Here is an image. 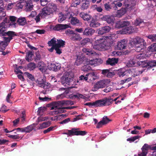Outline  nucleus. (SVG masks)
<instances>
[{
	"mask_svg": "<svg viewBox=\"0 0 156 156\" xmlns=\"http://www.w3.org/2000/svg\"><path fill=\"white\" fill-rule=\"evenodd\" d=\"M146 45V43L144 40L140 37L136 36L129 40V45L131 48L136 47L137 48H140V49L141 50Z\"/></svg>",
	"mask_w": 156,
	"mask_h": 156,
	"instance_id": "nucleus-1",
	"label": "nucleus"
},
{
	"mask_svg": "<svg viewBox=\"0 0 156 156\" xmlns=\"http://www.w3.org/2000/svg\"><path fill=\"white\" fill-rule=\"evenodd\" d=\"M110 82V80L108 79H104L98 81L94 85L92 88V90L93 91H96L100 88H104Z\"/></svg>",
	"mask_w": 156,
	"mask_h": 156,
	"instance_id": "nucleus-2",
	"label": "nucleus"
},
{
	"mask_svg": "<svg viewBox=\"0 0 156 156\" xmlns=\"http://www.w3.org/2000/svg\"><path fill=\"white\" fill-rule=\"evenodd\" d=\"M113 101L112 99L111 98H105L96 101L97 107H103L106 105H109L111 104Z\"/></svg>",
	"mask_w": 156,
	"mask_h": 156,
	"instance_id": "nucleus-3",
	"label": "nucleus"
},
{
	"mask_svg": "<svg viewBox=\"0 0 156 156\" xmlns=\"http://www.w3.org/2000/svg\"><path fill=\"white\" fill-rule=\"evenodd\" d=\"M58 101L53 102L51 107V109H57V110L53 111L52 112V113L53 114H57L64 112V110H62L61 109V105L58 103Z\"/></svg>",
	"mask_w": 156,
	"mask_h": 156,
	"instance_id": "nucleus-4",
	"label": "nucleus"
},
{
	"mask_svg": "<svg viewBox=\"0 0 156 156\" xmlns=\"http://www.w3.org/2000/svg\"><path fill=\"white\" fill-rule=\"evenodd\" d=\"M106 40L103 39V40L101 41V42H99L98 44L94 45L93 48L95 50L99 51L101 50V49L105 48V47L108 46V44Z\"/></svg>",
	"mask_w": 156,
	"mask_h": 156,
	"instance_id": "nucleus-5",
	"label": "nucleus"
},
{
	"mask_svg": "<svg viewBox=\"0 0 156 156\" xmlns=\"http://www.w3.org/2000/svg\"><path fill=\"white\" fill-rule=\"evenodd\" d=\"M68 20H70L71 24L73 26H80L82 24V22L76 17L73 16V14L69 13Z\"/></svg>",
	"mask_w": 156,
	"mask_h": 156,
	"instance_id": "nucleus-6",
	"label": "nucleus"
},
{
	"mask_svg": "<svg viewBox=\"0 0 156 156\" xmlns=\"http://www.w3.org/2000/svg\"><path fill=\"white\" fill-rule=\"evenodd\" d=\"M73 78V77L71 76L68 73H66L61 78V83L63 84H69L70 82L72 81Z\"/></svg>",
	"mask_w": 156,
	"mask_h": 156,
	"instance_id": "nucleus-7",
	"label": "nucleus"
},
{
	"mask_svg": "<svg viewBox=\"0 0 156 156\" xmlns=\"http://www.w3.org/2000/svg\"><path fill=\"white\" fill-rule=\"evenodd\" d=\"M98 59L96 58L93 60H91L89 62V63L87 64L86 65H84L81 68V69L84 72H88L91 70V68L90 65H93L95 63V62L98 61Z\"/></svg>",
	"mask_w": 156,
	"mask_h": 156,
	"instance_id": "nucleus-8",
	"label": "nucleus"
},
{
	"mask_svg": "<svg viewBox=\"0 0 156 156\" xmlns=\"http://www.w3.org/2000/svg\"><path fill=\"white\" fill-rule=\"evenodd\" d=\"M43 9L44 11L47 12H46V13H48V15H49L53 13V12L57 11L58 8L56 5L53 4L51 6V7H45L43 8Z\"/></svg>",
	"mask_w": 156,
	"mask_h": 156,
	"instance_id": "nucleus-9",
	"label": "nucleus"
},
{
	"mask_svg": "<svg viewBox=\"0 0 156 156\" xmlns=\"http://www.w3.org/2000/svg\"><path fill=\"white\" fill-rule=\"evenodd\" d=\"M94 39L95 40L94 45H97L99 44V42L101 43V41H102L103 39H112V37L111 36H101L99 35H97L95 37Z\"/></svg>",
	"mask_w": 156,
	"mask_h": 156,
	"instance_id": "nucleus-10",
	"label": "nucleus"
},
{
	"mask_svg": "<svg viewBox=\"0 0 156 156\" xmlns=\"http://www.w3.org/2000/svg\"><path fill=\"white\" fill-rule=\"evenodd\" d=\"M24 7L26 12H30L32 10L33 5L31 0H25Z\"/></svg>",
	"mask_w": 156,
	"mask_h": 156,
	"instance_id": "nucleus-11",
	"label": "nucleus"
},
{
	"mask_svg": "<svg viewBox=\"0 0 156 156\" xmlns=\"http://www.w3.org/2000/svg\"><path fill=\"white\" fill-rule=\"evenodd\" d=\"M127 71L128 73L130 74L133 77L137 76L140 74H142L143 72V70L139 71L137 69L133 68H131L129 70H127Z\"/></svg>",
	"mask_w": 156,
	"mask_h": 156,
	"instance_id": "nucleus-12",
	"label": "nucleus"
},
{
	"mask_svg": "<svg viewBox=\"0 0 156 156\" xmlns=\"http://www.w3.org/2000/svg\"><path fill=\"white\" fill-rule=\"evenodd\" d=\"M95 30L90 27H86L83 32V35L87 36H91L95 33Z\"/></svg>",
	"mask_w": 156,
	"mask_h": 156,
	"instance_id": "nucleus-13",
	"label": "nucleus"
},
{
	"mask_svg": "<svg viewBox=\"0 0 156 156\" xmlns=\"http://www.w3.org/2000/svg\"><path fill=\"white\" fill-rule=\"evenodd\" d=\"M86 76H87V82H88L93 81L98 78L97 74L93 72L88 73L86 75Z\"/></svg>",
	"mask_w": 156,
	"mask_h": 156,
	"instance_id": "nucleus-14",
	"label": "nucleus"
},
{
	"mask_svg": "<svg viewBox=\"0 0 156 156\" xmlns=\"http://www.w3.org/2000/svg\"><path fill=\"white\" fill-rule=\"evenodd\" d=\"M48 13H46V12L44 11L43 9L42 11L40 12L34 18L36 23H38L40 21L41 18H44L46 16H48Z\"/></svg>",
	"mask_w": 156,
	"mask_h": 156,
	"instance_id": "nucleus-15",
	"label": "nucleus"
},
{
	"mask_svg": "<svg viewBox=\"0 0 156 156\" xmlns=\"http://www.w3.org/2000/svg\"><path fill=\"white\" fill-rule=\"evenodd\" d=\"M69 27V26L68 24H58L56 25L53 27V29L55 31H60L65 30Z\"/></svg>",
	"mask_w": 156,
	"mask_h": 156,
	"instance_id": "nucleus-16",
	"label": "nucleus"
},
{
	"mask_svg": "<svg viewBox=\"0 0 156 156\" xmlns=\"http://www.w3.org/2000/svg\"><path fill=\"white\" fill-rule=\"evenodd\" d=\"M101 19L102 20L106 21L109 24L113 23L114 20L113 16L109 15H104Z\"/></svg>",
	"mask_w": 156,
	"mask_h": 156,
	"instance_id": "nucleus-17",
	"label": "nucleus"
},
{
	"mask_svg": "<svg viewBox=\"0 0 156 156\" xmlns=\"http://www.w3.org/2000/svg\"><path fill=\"white\" fill-rule=\"evenodd\" d=\"M111 30V27L109 26H105L100 28L98 30V34L99 35H103L105 33L109 32Z\"/></svg>",
	"mask_w": 156,
	"mask_h": 156,
	"instance_id": "nucleus-18",
	"label": "nucleus"
},
{
	"mask_svg": "<svg viewBox=\"0 0 156 156\" xmlns=\"http://www.w3.org/2000/svg\"><path fill=\"white\" fill-rule=\"evenodd\" d=\"M127 44V40H121L120 42H119L117 45L118 49L119 50H123L125 49Z\"/></svg>",
	"mask_w": 156,
	"mask_h": 156,
	"instance_id": "nucleus-19",
	"label": "nucleus"
},
{
	"mask_svg": "<svg viewBox=\"0 0 156 156\" xmlns=\"http://www.w3.org/2000/svg\"><path fill=\"white\" fill-rule=\"evenodd\" d=\"M118 58L113 57L108 58L106 61V64L113 66L117 64L118 62Z\"/></svg>",
	"mask_w": 156,
	"mask_h": 156,
	"instance_id": "nucleus-20",
	"label": "nucleus"
},
{
	"mask_svg": "<svg viewBox=\"0 0 156 156\" xmlns=\"http://www.w3.org/2000/svg\"><path fill=\"white\" fill-rule=\"evenodd\" d=\"M37 85L39 87L44 89H48L51 86L50 83L44 82L43 79L41 81H38Z\"/></svg>",
	"mask_w": 156,
	"mask_h": 156,
	"instance_id": "nucleus-21",
	"label": "nucleus"
},
{
	"mask_svg": "<svg viewBox=\"0 0 156 156\" xmlns=\"http://www.w3.org/2000/svg\"><path fill=\"white\" fill-rule=\"evenodd\" d=\"M69 13H68L65 15L63 14L61 12L59 13L58 21L59 23H61L66 19H68Z\"/></svg>",
	"mask_w": 156,
	"mask_h": 156,
	"instance_id": "nucleus-22",
	"label": "nucleus"
},
{
	"mask_svg": "<svg viewBox=\"0 0 156 156\" xmlns=\"http://www.w3.org/2000/svg\"><path fill=\"white\" fill-rule=\"evenodd\" d=\"M130 23L128 21H119L117 22L116 24V27L119 28H122L129 26Z\"/></svg>",
	"mask_w": 156,
	"mask_h": 156,
	"instance_id": "nucleus-23",
	"label": "nucleus"
},
{
	"mask_svg": "<svg viewBox=\"0 0 156 156\" xmlns=\"http://www.w3.org/2000/svg\"><path fill=\"white\" fill-rule=\"evenodd\" d=\"M79 130V128H72L71 130H67L68 132L64 133L67 135L69 136L74 135L77 136L78 130Z\"/></svg>",
	"mask_w": 156,
	"mask_h": 156,
	"instance_id": "nucleus-24",
	"label": "nucleus"
},
{
	"mask_svg": "<svg viewBox=\"0 0 156 156\" xmlns=\"http://www.w3.org/2000/svg\"><path fill=\"white\" fill-rule=\"evenodd\" d=\"M61 67L60 65L58 63H51L49 66V69L50 70L57 71L59 70Z\"/></svg>",
	"mask_w": 156,
	"mask_h": 156,
	"instance_id": "nucleus-25",
	"label": "nucleus"
},
{
	"mask_svg": "<svg viewBox=\"0 0 156 156\" xmlns=\"http://www.w3.org/2000/svg\"><path fill=\"white\" fill-rule=\"evenodd\" d=\"M79 15L84 20L87 21H89L92 18V16L90 15L83 12H80L79 14Z\"/></svg>",
	"mask_w": 156,
	"mask_h": 156,
	"instance_id": "nucleus-26",
	"label": "nucleus"
},
{
	"mask_svg": "<svg viewBox=\"0 0 156 156\" xmlns=\"http://www.w3.org/2000/svg\"><path fill=\"white\" fill-rule=\"evenodd\" d=\"M134 29H133V27L130 26L122 29V33L123 34H130L133 33L134 31Z\"/></svg>",
	"mask_w": 156,
	"mask_h": 156,
	"instance_id": "nucleus-27",
	"label": "nucleus"
},
{
	"mask_svg": "<svg viewBox=\"0 0 156 156\" xmlns=\"http://www.w3.org/2000/svg\"><path fill=\"white\" fill-rule=\"evenodd\" d=\"M34 55V52L30 50L26 53V55L25 59L28 62L32 61V57Z\"/></svg>",
	"mask_w": 156,
	"mask_h": 156,
	"instance_id": "nucleus-28",
	"label": "nucleus"
},
{
	"mask_svg": "<svg viewBox=\"0 0 156 156\" xmlns=\"http://www.w3.org/2000/svg\"><path fill=\"white\" fill-rule=\"evenodd\" d=\"M80 35L78 33H74L71 36V39L73 41H80L82 39Z\"/></svg>",
	"mask_w": 156,
	"mask_h": 156,
	"instance_id": "nucleus-29",
	"label": "nucleus"
},
{
	"mask_svg": "<svg viewBox=\"0 0 156 156\" xmlns=\"http://www.w3.org/2000/svg\"><path fill=\"white\" fill-rule=\"evenodd\" d=\"M67 96H68V95H67L65 97L67 98H69L71 99H73V98H81L83 99H84L86 97L84 96L82 94H80L79 93H77L76 94H74L73 95H68L69 96L68 97Z\"/></svg>",
	"mask_w": 156,
	"mask_h": 156,
	"instance_id": "nucleus-30",
	"label": "nucleus"
},
{
	"mask_svg": "<svg viewBox=\"0 0 156 156\" xmlns=\"http://www.w3.org/2000/svg\"><path fill=\"white\" fill-rule=\"evenodd\" d=\"M46 66V64L42 61L38 62L37 64V66L39 68V69L42 72L45 71Z\"/></svg>",
	"mask_w": 156,
	"mask_h": 156,
	"instance_id": "nucleus-31",
	"label": "nucleus"
},
{
	"mask_svg": "<svg viewBox=\"0 0 156 156\" xmlns=\"http://www.w3.org/2000/svg\"><path fill=\"white\" fill-rule=\"evenodd\" d=\"M82 51L89 56H93L95 54V52L93 51H92L91 50L83 48L82 50Z\"/></svg>",
	"mask_w": 156,
	"mask_h": 156,
	"instance_id": "nucleus-32",
	"label": "nucleus"
},
{
	"mask_svg": "<svg viewBox=\"0 0 156 156\" xmlns=\"http://www.w3.org/2000/svg\"><path fill=\"white\" fill-rule=\"evenodd\" d=\"M25 0H20L15 3V6L18 9H22L25 5Z\"/></svg>",
	"mask_w": 156,
	"mask_h": 156,
	"instance_id": "nucleus-33",
	"label": "nucleus"
},
{
	"mask_svg": "<svg viewBox=\"0 0 156 156\" xmlns=\"http://www.w3.org/2000/svg\"><path fill=\"white\" fill-rule=\"evenodd\" d=\"M17 23L20 25L24 26L27 23V21L25 17H20L18 19Z\"/></svg>",
	"mask_w": 156,
	"mask_h": 156,
	"instance_id": "nucleus-34",
	"label": "nucleus"
},
{
	"mask_svg": "<svg viewBox=\"0 0 156 156\" xmlns=\"http://www.w3.org/2000/svg\"><path fill=\"white\" fill-rule=\"evenodd\" d=\"M127 11V9L126 8H122L120 9L117 11V15L119 17H121L126 13Z\"/></svg>",
	"mask_w": 156,
	"mask_h": 156,
	"instance_id": "nucleus-35",
	"label": "nucleus"
},
{
	"mask_svg": "<svg viewBox=\"0 0 156 156\" xmlns=\"http://www.w3.org/2000/svg\"><path fill=\"white\" fill-rule=\"evenodd\" d=\"M104 9L106 11H110L113 9L112 3L111 4L109 2H108L104 4Z\"/></svg>",
	"mask_w": 156,
	"mask_h": 156,
	"instance_id": "nucleus-36",
	"label": "nucleus"
},
{
	"mask_svg": "<svg viewBox=\"0 0 156 156\" xmlns=\"http://www.w3.org/2000/svg\"><path fill=\"white\" fill-rule=\"evenodd\" d=\"M58 103L60 105H61L62 106L67 105H72L73 104V102L70 100H62L61 101H59Z\"/></svg>",
	"mask_w": 156,
	"mask_h": 156,
	"instance_id": "nucleus-37",
	"label": "nucleus"
},
{
	"mask_svg": "<svg viewBox=\"0 0 156 156\" xmlns=\"http://www.w3.org/2000/svg\"><path fill=\"white\" fill-rule=\"evenodd\" d=\"M90 5L89 2L86 0L84 2H83L81 5V9L83 10L87 9Z\"/></svg>",
	"mask_w": 156,
	"mask_h": 156,
	"instance_id": "nucleus-38",
	"label": "nucleus"
},
{
	"mask_svg": "<svg viewBox=\"0 0 156 156\" xmlns=\"http://www.w3.org/2000/svg\"><path fill=\"white\" fill-rule=\"evenodd\" d=\"M56 44L55 46L58 47H63L65 45V41L62 39H57Z\"/></svg>",
	"mask_w": 156,
	"mask_h": 156,
	"instance_id": "nucleus-39",
	"label": "nucleus"
},
{
	"mask_svg": "<svg viewBox=\"0 0 156 156\" xmlns=\"http://www.w3.org/2000/svg\"><path fill=\"white\" fill-rule=\"evenodd\" d=\"M16 33L13 31H9L6 32V36H8L10 39H12L13 37L17 36Z\"/></svg>",
	"mask_w": 156,
	"mask_h": 156,
	"instance_id": "nucleus-40",
	"label": "nucleus"
},
{
	"mask_svg": "<svg viewBox=\"0 0 156 156\" xmlns=\"http://www.w3.org/2000/svg\"><path fill=\"white\" fill-rule=\"evenodd\" d=\"M50 125V123L49 122H44L42 123L39 124L40 126L38 128H37V129H42L48 127Z\"/></svg>",
	"mask_w": 156,
	"mask_h": 156,
	"instance_id": "nucleus-41",
	"label": "nucleus"
},
{
	"mask_svg": "<svg viewBox=\"0 0 156 156\" xmlns=\"http://www.w3.org/2000/svg\"><path fill=\"white\" fill-rule=\"evenodd\" d=\"M34 127V124L30 125L29 126H27V127H24L25 132L26 133H29L31 131Z\"/></svg>",
	"mask_w": 156,
	"mask_h": 156,
	"instance_id": "nucleus-42",
	"label": "nucleus"
},
{
	"mask_svg": "<svg viewBox=\"0 0 156 156\" xmlns=\"http://www.w3.org/2000/svg\"><path fill=\"white\" fill-rule=\"evenodd\" d=\"M112 4L113 5V9L115 10H116L118 9V7H120L122 6V3L120 2H114L112 3Z\"/></svg>",
	"mask_w": 156,
	"mask_h": 156,
	"instance_id": "nucleus-43",
	"label": "nucleus"
},
{
	"mask_svg": "<svg viewBox=\"0 0 156 156\" xmlns=\"http://www.w3.org/2000/svg\"><path fill=\"white\" fill-rule=\"evenodd\" d=\"M148 68H152L156 66V60H153L148 61Z\"/></svg>",
	"mask_w": 156,
	"mask_h": 156,
	"instance_id": "nucleus-44",
	"label": "nucleus"
},
{
	"mask_svg": "<svg viewBox=\"0 0 156 156\" xmlns=\"http://www.w3.org/2000/svg\"><path fill=\"white\" fill-rule=\"evenodd\" d=\"M138 64L143 68L147 67L148 66V61H147L138 62Z\"/></svg>",
	"mask_w": 156,
	"mask_h": 156,
	"instance_id": "nucleus-45",
	"label": "nucleus"
},
{
	"mask_svg": "<svg viewBox=\"0 0 156 156\" xmlns=\"http://www.w3.org/2000/svg\"><path fill=\"white\" fill-rule=\"evenodd\" d=\"M57 40L55 37L53 38L50 41H49L48 44L49 46H55L56 44Z\"/></svg>",
	"mask_w": 156,
	"mask_h": 156,
	"instance_id": "nucleus-46",
	"label": "nucleus"
},
{
	"mask_svg": "<svg viewBox=\"0 0 156 156\" xmlns=\"http://www.w3.org/2000/svg\"><path fill=\"white\" fill-rule=\"evenodd\" d=\"M99 24V23L96 21H92L90 22L89 26L91 27L95 28L98 27Z\"/></svg>",
	"mask_w": 156,
	"mask_h": 156,
	"instance_id": "nucleus-47",
	"label": "nucleus"
},
{
	"mask_svg": "<svg viewBox=\"0 0 156 156\" xmlns=\"http://www.w3.org/2000/svg\"><path fill=\"white\" fill-rule=\"evenodd\" d=\"M35 56L34 57V60L36 62H39L41 59V56L39 52H37L35 53Z\"/></svg>",
	"mask_w": 156,
	"mask_h": 156,
	"instance_id": "nucleus-48",
	"label": "nucleus"
},
{
	"mask_svg": "<svg viewBox=\"0 0 156 156\" xmlns=\"http://www.w3.org/2000/svg\"><path fill=\"white\" fill-rule=\"evenodd\" d=\"M80 2V0H72L71 6L76 7L79 5Z\"/></svg>",
	"mask_w": 156,
	"mask_h": 156,
	"instance_id": "nucleus-49",
	"label": "nucleus"
},
{
	"mask_svg": "<svg viewBox=\"0 0 156 156\" xmlns=\"http://www.w3.org/2000/svg\"><path fill=\"white\" fill-rule=\"evenodd\" d=\"M141 137L140 136H134L131 137L127 139V141H129L131 142H134L135 140L140 138Z\"/></svg>",
	"mask_w": 156,
	"mask_h": 156,
	"instance_id": "nucleus-50",
	"label": "nucleus"
},
{
	"mask_svg": "<svg viewBox=\"0 0 156 156\" xmlns=\"http://www.w3.org/2000/svg\"><path fill=\"white\" fill-rule=\"evenodd\" d=\"M151 148L150 146L147 144H144L141 148L142 151L147 152V153L148 151Z\"/></svg>",
	"mask_w": 156,
	"mask_h": 156,
	"instance_id": "nucleus-51",
	"label": "nucleus"
},
{
	"mask_svg": "<svg viewBox=\"0 0 156 156\" xmlns=\"http://www.w3.org/2000/svg\"><path fill=\"white\" fill-rule=\"evenodd\" d=\"M83 62V58H79L77 57V59L76 60L75 65L77 66H79L82 64Z\"/></svg>",
	"mask_w": 156,
	"mask_h": 156,
	"instance_id": "nucleus-52",
	"label": "nucleus"
},
{
	"mask_svg": "<svg viewBox=\"0 0 156 156\" xmlns=\"http://www.w3.org/2000/svg\"><path fill=\"white\" fill-rule=\"evenodd\" d=\"M7 46V44L3 43L2 41L0 43V51H2L5 50V47Z\"/></svg>",
	"mask_w": 156,
	"mask_h": 156,
	"instance_id": "nucleus-53",
	"label": "nucleus"
},
{
	"mask_svg": "<svg viewBox=\"0 0 156 156\" xmlns=\"http://www.w3.org/2000/svg\"><path fill=\"white\" fill-rule=\"evenodd\" d=\"M149 51L152 52L156 51V43L151 44L149 47Z\"/></svg>",
	"mask_w": 156,
	"mask_h": 156,
	"instance_id": "nucleus-54",
	"label": "nucleus"
},
{
	"mask_svg": "<svg viewBox=\"0 0 156 156\" xmlns=\"http://www.w3.org/2000/svg\"><path fill=\"white\" fill-rule=\"evenodd\" d=\"M6 30L5 28H2L0 29V37L5 36Z\"/></svg>",
	"mask_w": 156,
	"mask_h": 156,
	"instance_id": "nucleus-55",
	"label": "nucleus"
},
{
	"mask_svg": "<svg viewBox=\"0 0 156 156\" xmlns=\"http://www.w3.org/2000/svg\"><path fill=\"white\" fill-rule=\"evenodd\" d=\"M145 55L144 53H140L139 54L136 55V58L137 59L141 60L145 58Z\"/></svg>",
	"mask_w": 156,
	"mask_h": 156,
	"instance_id": "nucleus-56",
	"label": "nucleus"
},
{
	"mask_svg": "<svg viewBox=\"0 0 156 156\" xmlns=\"http://www.w3.org/2000/svg\"><path fill=\"white\" fill-rule=\"evenodd\" d=\"M127 70L125 71H119L118 72V75L120 77H122L128 74Z\"/></svg>",
	"mask_w": 156,
	"mask_h": 156,
	"instance_id": "nucleus-57",
	"label": "nucleus"
},
{
	"mask_svg": "<svg viewBox=\"0 0 156 156\" xmlns=\"http://www.w3.org/2000/svg\"><path fill=\"white\" fill-rule=\"evenodd\" d=\"M24 75L27 76L29 79L31 80H34V77L32 75L29 73L28 72H25L24 73Z\"/></svg>",
	"mask_w": 156,
	"mask_h": 156,
	"instance_id": "nucleus-58",
	"label": "nucleus"
},
{
	"mask_svg": "<svg viewBox=\"0 0 156 156\" xmlns=\"http://www.w3.org/2000/svg\"><path fill=\"white\" fill-rule=\"evenodd\" d=\"M95 103H96V101L93 102L87 103L85 104V105L88 106L90 108H92L93 106L97 107V104H95Z\"/></svg>",
	"mask_w": 156,
	"mask_h": 156,
	"instance_id": "nucleus-59",
	"label": "nucleus"
},
{
	"mask_svg": "<svg viewBox=\"0 0 156 156\" xmlns=\"http://www.w3.org/2000/svg\"><path fill=\"white\" fill-rule=\"evenodd\" d=\"M36 64L34 62H30L28 65V68L31 70H33L36 68Z\"/></svg>",
	"mask_w": 156,
	"mask_h": 156,
	"instance_id": "nucleus-60",
	"label": "nucleus"
},
{
	"mask_svg": "<svg viewBox=\"0 0 156 156\" xmlns=\"http://www.w3.org/2000/svg\"><path fill=\"white\" fill-rule=\"evenodd\" d=\"M143 22V21L142 20L139 18H138L135 20L134 23L135 25L138 26Z\"/></svg>",
	"mask_w": 156,
	"mask_h": 156,
	"instance_id": "nucleus-61",
	"label": "nucleus"
},
{
	"mask_svg": "<svg viewBox=\"0 0 156 156\" xmlns=\"http://www.w3.org/2000/svg\"><path fill=\"white\" fill-rule=\"evenodd\" d=\"M102 121H103L105 124H106L108 123L110 121H111V120L109 119L107 117V116H105L102 118Z\"/></svg>",
	"mask_w": 156,
	"mask_h": 156,
	"instance_id": "nucleus-62",
	"label": "nucleus"
},
{
	"mask_svg": "<svg viewBox=\"0 0 156 156\" xmlns=\"http://www.w3.org/2000/svg\"><path fill=\"white\" fill-rule=\"evenodd\" d=\"M46 32V31L44 29H37V30L34 33H36L39 34H44Z\"/></svg>",
	"mask_w": 156,
	"mask_h": 156,
	"instance_id": "nucleus-63",
	"label": "nucleus"
},
{
	"mask_svg": "<svg viewBox=\"0 0 156 156\" xmlns=\"http://www.w3.org/2000/svg\"><path fill=\"white\" fill-rule=\"evenodd\" d=\"M90 38H85L83 39L81 41V44H85L87 43L90 42Z\"/></svg>",
	"mask_w": 156,
	"mask_h": 156,
	"instance_id": "nucleus-64",
	"label": "nucleus"
}]
</instances>
